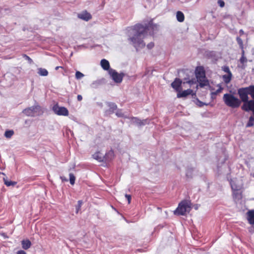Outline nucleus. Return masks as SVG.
I'll return each mask as SVG.
<instances>
[{
    "label": "nucleus",
    "mask_w": 254,
    "mask_h": 254,
    "mask_svg": "<svg viewBox=\"0 0 254 254\" xmlns=\"http://www.w3.org/2000/svg\"><path fill=\"white\" fill-rule=\"evenodd\" d=\"M82 204V200H78V204L77 206H76V212L77 213L78 211L80 210L81 206Z\"/></svg>",
    "instance_id": "c85d7f7f"
},
{
    "label": "nucleus",
    "mask_w": 254,
    "mask_h": 254,
    "mask_svg": "<svg viewBox=\"0 0 254 254\" xmlns=\"http://www.w3.org/2000/svg\"><path fill=\"white\" fill-rule=\"evenodd\" d=\"M232 77V73H227L226 74L223 75L222 76L223 81L226 84L229 83Z\"/></svg>",
    "instance_id": "f3484780"
},
{
    "label": "nucleus",
    "mask_w": 254,
    "mask_h": 254,
    "mask_svg": "<svg viewBox=\"0 0 254 254\" xmlns=\"http://www.w3.org/2000/svg\"><path fill=\"white\" fill-rule=\"evenodd\" d=\"M77 100L79 101H80L82 100V97L81 95H77Z\"/></svg>",
    "instance_id": "ea45409f"
},
{
    "label": "nucleus",
    "mask_w": 254,
    "mask_h": 254,
    "mask_svg": "<svg viewBox=\"0 0 254 254\" xmlns=\"http://www.w3.org/2000/svg\"><path fill=\"white\" fill-rule=\"evenodd\" d=\"M131 122L138 126H142L148 124V120H140L135 117H132L131 118Z\"/></svg>",
    "instance_id": "1a4fd4ad"
},
{
    "label": "nucleus",
    "mask_w": 254,
    "mask_h": 254,
    "mask_svg": "<svg viewBox=\"0 0 254 254\" xmlns=\"http://www.w3.org/2000/svg\"><path fill=\"white\" fill-rule=\"evenodd\" d=\"M75 177L73 174H69V181L71 185H73L75 183Z\"/></svg>",
    "instance_id": "bb28decb"
},
{
    "label": "nucleus",
    "mask_w": 254,
    "mask_h": 254,
    "mask_svg": "<svg viewBox=\"0 0 254 254\" xmlns=\"http://www.w3.org/2000/svg\"><path fill=\"white\" fill-rule=\"evenodd\" d=\"M109 73L112 79L117 83H121L124 76V73H119L113 69H109Z\"/></svg>",
    "instance_id": "0eeeda50"
},
{
    "label": "nucleus",
    "mask_w": 254,
    "mask_h": 254,
    "mask_svg": "<svg viewBox=\"0 0 254 254\" xmlns=\"http://www.w3.org/2000/svg\"><path fill=\"white\" fill-rule=\"evenodd\" d=\"M16 254H27L23 250H19L17 252Z\"/></svg>",
    "instance_id": "58836bf2"
},
{
    "label": "nucleus",
    "mask_w": 254,
    "mask_h": 254,
    "mask_svg": "<svg viewBox=\"0 0 254 254\" xmlns=\"http://www.w3.org/2000/svg\"><path fill=\"white\" fill-rule=\"evenodd\" d=\"M60 68H63L62 66H56V68H55V69L56 70H58Z\"/></svg>",
    "instance_id": "37998d69"
},
{
    "label": "nucleus",
    "mask_w": 254,
    "mask_h": 254,
    "mask_svg": "<svg viewBox=\"0 0 254 254\" xmlns=\"http://www.w3.org/2000/svg\"><path fill=\"white\" fill-rule=\"evenodd\" d=\"M100 64L102 67L105 70H108L109 71V69H111L110 68L109 62L105 59L102 60Z\"/></svg>",
    "instance_id": "4468645a"
},
{
    "label": "nucleus",
    "mask_w": 254,
    "mask_h": 254,
    "mask_svg": "<svg viewBox=\"0 0 254 254\" xmlns=\"http://www.w3.org/2000/svg\"><path fill=\"white\" fill-rule=\"evenodd\" d=\"M116 115L117 116H118V117H122V113L121 112H117L116 113Z\"/></svg>",
    "instance_id": "a19ab883"
},
{
    "label": "nucleus",
    "mask_w": 254,
    "mask_h": 254,
    "mask_svg": "<svg viewBox=\"0 0 254 254\" xmlns=\"http://www.w3.org/2000/svg\"><path fill=\"white\" fill-rule=\"evenodd\" d=\"M223 90V88L221 87H219V88L215 92H213L214 93H216V95H217L218 93L221 92L222 90Z\"/></svg>",
    "instance_id": "c9c22d12"
},
{
    "label": "nucleus",
    "mask_w": 254,
    "mask_h": 254,
    "mask_svg": "<svg viewBox=\"0 0 254 254\" xmlns=\"http://www.w3.org/2000/svg\"><path fill=\"white\" fill-rule=\"evenodd\" d=\"M61 179L63 181H67L66 179H65L64 177H61Z\"/></svg>",
    "instance_id": "c03bdc74"
},
{
    "label": "nucleus",
    "mask_w": 254,
    "mask_h": 254,
    "mask_svg": "<svg viewBox=\"0 0 254 254\" xmlns=\"http://www.w3.org/2000/svg\"><path fill=\"white\" fill-rule=\"evenodd\" d=\"M41 107L37 105L23 110V113L27 116L35 117L41 114Z\"/></svg>",
    "instance_id": "423d86ee"
},
{
    "label": "nucleus",
    "mask_w": 254,
    "mask_h": 254,
    "mask_svg": "<svg viewBox=\"0 0 254 254\" xmlns=\"http://www.w3.org/2000/svg\"><path fill=\"white\" fill-rule=\"evenodd\" d=\"M114 157V153L113 150L109 151L105 155H103V159L105 161L111 160Z\"/></svg>",
    "instance_id": "f8f14e48"
},
{
    "label": "nucleus",
    "mask_w": 254,
    "mask_h": 254,
    "mask_svg": "<svg viewBox=\"0 0 254 254\" xmlns=\"http://www.w3.org/2000/svg\"><path fill=\"white\" fill-rule=\"evenodd\" d=\"M93 158L99 162L104 161L103 155L100 152L95 153L93 155Z\"/></svg>",
    "instance_id": "6ab92c4d"
},
{
    "label": "nucleus",
    "mask_w": 254,
    "mask_h": 254,
    "mask_svg": "<svg viewBox=\"0 0 254 254\" xmlns=\"http://www.w3.org/2000/svg\"><path fill=\"white\" fill-rule=\"evenodd\" d=\"M84 76V74L80 71H76L75 73V77L77 79H81Z\"/></svg>",
    "instance_id": "cd10ccee"
},
{
    "label": "nucleus",
    "mask_w": 254,
    "mask_h": 254,
    "mask_svg": "<svg viewBox=\"0 0 254 254\" xmlns=\"http://www.w3.org/2000/svg\"><path fill=\"white\" fill-rule=\"evenodd\" d=\"M192 170L191 169H189L187 171L186 176L188 178H191L192 177Z\"/></svg>",
    "instance_id": "2f4dec72"
},
{
    "label": "nucleus",
    "mask_w": 254,
    "mask_h": 254,
    "mask_svg": "<svg viewBox=\"0 0 254 254\" xmlns=\"http://www.w3.org/2000/svg\"><path fill=\"white\" fill-rule=\"evenodd\" d=\"M240 62L241 64H242V68H245L246 67V64L247 62V59L245 56H242L241 58L240 59Z\"/></svg>",
    "instance_id": "5701e85b"
},
{
    "label": "nucleus",
    "mask_w": 254,
    "mask_h": 254,
    "mask_svg": "<svg viewBox=\"0 0 254 254\" xmlns=\"http://www.w3.org/2000/svg\"><path fill=\"white\" fill-rule=\"evenodd\" d=\"M237 41L238 44L240 45L241 49L243 48V42L242 40L240 37L237 38Z\"/></svg>",
    "instance_id": "c756f323"
},
{
    "label": "nucleus",
    "mask_w": 254,
    "mask_h": 254,
    "mask_svg": "<svg viewBox=\"0 0 254 254\" xmlns=\"http://www.w3.org/2000/svg\"><path fill=\"white\" fill-rule=\"evenodd\" d=\"M190 209V202L187 200H184L179 204L178 207L174 211V214L176 215H184L186 212H189Z\"/></svg>",
    "instance_id": "39448f33"
},
{
    "label": "nucleus",
    "mask_w": 254,
    "mask_h": 254,
    "mask_svg": "<svg viewBox=\"0 0 254 254\" xmlns=\"http://www.w3.org/2000/svg\"><path fill=\"white\" fill-rule=\"evenodd\" d=\"M223 101L228 107L232 108H237L239 107L241 103V101L237 97L233 94L230 93L225 94L223 97Z\"/></svg>",
    "instance_id": "7ed1b4c3"
},
{
    "label": "nucleus",
    "mask_w": 254,
    "mask_h": 254,
    "mask_svg": "<svg viewBox=\"0 0 254 254\" xmlns=\"http://www.w3.org/2000/svg\"><path fill=\"white\" fill-rule=\"evenodd\" d=\"M22 248L24 250H27L31 246V242L28 240H23L21 241Z\"/></svg>",
    "instance_id": "2eb2a0df"
},
{
    "label": "nucleus",
    "mask_w": 254,
    "mask_h": 254,
    "mask_svg": "<svg viewBox=\"0 0 254 254\" xmlns=\"http://www.w3.org/2000/svg\"><path fill=\"white\" fill-rule=\"evenodd\" d=\"M147 47L149 49H151L154 47V43L150 42L147 45Z\"/></svg>",
    "instance_id": "e433bc0d"
},
{
    "label": "nucleus",
    "mask_w": 254,
    "mask_h": 254,
    "mask_svg": "<svg viewBox=\"0 0 254 254\" xmlns=\"http://www.w3.org/2000/svg\"><path fill=\"white\" fill-rule=\"evenodd\" d=\"M23 57L28 61L29 63L32 64L33 63L32 60L29 56L24 54L23 55Z\"/></svg>",
    "instance_id": "473e14b6"
},
{
    "label": "nucleus",
    "mask_w": 254,
    "mask_h": 254,
    "mask_svg": "<svg viewBox=\"0 0 254 254\" xmlns=\"http://www.w3.org/2000/svg\"><path fill=\"white\" fill-rule=\"evenodd\" d=\"M125 197L127 198V201H128V203L129 204L130 203V201H131V195H129V194H126L125 195Z\"/></svg>",
    "instance_id": "72a5a7b5"
},
{
    "label": "nucleus",
    "mask_w": 254,
    "mask_h": 254,
    "mask_svg": "<svg viewBox=\"0 0 254 254\" xmlns=\"http://www.w3.org/2000/svg\"><path fill=\"white\" fill-rule=\"evenodd\" d=\"M216 95H217L216 94V93H214L213 92H212L211 93V99H213V100L215 99Z\"/></svg>",
    "instance_id": "4c0bfd02"
},
{
    "label": "nucleus",
    "mask_w": 254,
    "mask_h": 254,
    "mask_svg": "<svg viewBox=\"0 0 254 254\" xmlns=\"http://www.w3.org/2000/svg\"><path fill=\"white\" fill-rule=\"evenodd\" d=\"M192 90L191 89H187L186 90H184L181 92L180 91H179L177 94V97L178 98H182V97H185L189 95H190L192 93Z\"/></svg>",
    "instance_id": "9b49d317"
},
{
    "label": "nucleus",
    "mask_w": 254,
    "mask_h": 254,
    "mask_svg": "<svg viewBox=\"0 0 254 254\" xmlns=\"http://www.w3.org/2000/svg\"><path fill=\"white\" fill-rule=\"evenodd\" d=\"M176 18L179 22H183L185 19V16L184 13L182 11H178L176 13Z\"/></svg>",
    "instance_id": "a211bd4d"
},
{
    "label": "nucleus",
    "mask_w": 254,
    "mask_h": 254,
    "mask_svg": "<svg viewBox=\"0 0 254 254\" xmlns=\"http://www.w3.org/2000/svg\"><path fill=\"white\" fill-rule=\"evenodd\" d=\"M218 3L219 4L220 7H223L224 6L225 3L223 1H222L221 0H219L218 1Z\"/></svg>",
    "instance_id": "f704fd0d"
},
{
    "label": "nucleus",
    "mask_w": 254,
    "mask_h": 254,
    "mask_svg": "<svg viewBox=\"0 0 254 254\" xmlns=\"http://www.w3.org/2000/svg\"><path fill=\"white\" fill-rule=\"evenodd\" d=\"M248 220L251 224H254V210L248 211Z\"/></svg>",
    "instance_id": "dca6fc26"
},
{
    "label": "nucleus",
    "mask_w": 254,
    "mask_h": 254,
    "mask_svg": "<svg viewBox=\"0 0 254 254\" xmlns=\"http://www.w3.org/2000/svg\"><path fill=\"white\" fill-rule=\"evenodd\" d=\"M3 181H4V184L7 186V187H9V186H14L16 184V182H13V181H8L6 178H3Z\"/></svg>",
    "instance_id": "412c9836"
},
{
    "label": "nucleus",
    "mask_w": 254,
    "mask_h": 254,
    "mask_svg": "<svg viewBox=\"0 0 254 254\" xmlns=\"http://www.w3.org/2000/svg\"><path fill=\"white\" fill-rule=\"evenodd\" d=\"M13 134L14 131L13 130H6L4 135L7 138H10Z\"/></svg>",
    "instance_id": "4be33fe9"
},
{
    "label": "nucleus",
    "mask_w": 254,
    "mask_h": 254,
    "mask_svg": "<svg viewBox=\"0 0 254 254\" xmlns=\"http://www.w3.org/2000/svg\"><path fill=\"white\" fill-rule=\"evenodd\" d=\"M195 76L200 87H202L209 84L208 80L206 78L205 72L203 68L197 67L195 69Z\"/></svg>",
    "instance_id": "20e7f679"
},
{
    "label": "nucleus",
    "mask_w": 254,
    "mask_h": 254,
    "mask_svg": "<svg viewBox=\"0 0 254 254\" xmlns=\"http://www.w3.org/2000/svg\"><path fill=\"white\" fill-rule=\"evenodd\" d=\"M242 56H245V51H244L243 48L242 49Z\"/></svg>",
    "instance_id": "79ce46f5"
},
{
    "label": "nucleus",
    "mask_w": 254,
    "mask_h": 254,
    "mask_svg": "<svg viewBox=\"0 0 254 254\" xmlns=\"http://www.w3.org/2000/svg\"><path fill=\"white\" fill-rule=\"evenodd\" d=\"M182 81L180 79L176 78L171 84L172 87L177 92L180 91Z\"/></svg>",
    "instance_id": "9d476101"
},
{
    "label": "nucleus",
    "mask_w": 254,
    "mask_h": 254,
    "mask_svg": "<svg viewBox=\"0 0 254 254\" xmlns=\"http://www.w3.org/2000/svg\"><path fill=\"white\" fill-rule=\"evenodd\" d=\"M222 69L226 73H231L229 67L228 66H224L222 67Z\"/></svg>",
    "instance_id": "7c9ffc66"
},
{
    "label": "nucleus",
    "mask_w": 254,
    "mask_h": 254,
    "mask_svg": "<svg viewBox=\"0 0 254 254\" xmlns=\"http://www.w3.org/2000/svg\"><path fill=\"white\" fill-rule=\"evenodd\" d=\"M38 74L41 76H47L48 74V71L47 69L42 68H38Z\"/></svg>",
    "instance_id": "aec40b11"
},
{
    "label": "nucleus",
    "mask_w": 254,
    "mask_h": 254,
    "mask_svg": "<svg viewBox=\"0 0 254 254\" xmlns=\"http://www.w3.org/2000/svg\"><path fill=\"white\" fill-rule=\"evenodd\" d=\"M250 95L251 96L253 100H251V101H254V86H251L249 87ZM254 113V111H253Z\"/></svg>",
    "instance_id": "a878e982"
},
{
    "label": "nucleus",
    "mask_w": 254,
    "mask_h": 254,
    "mask_svg": "<svg viewBox=\"0 0 254 254\" xmlns=\"http://www.w3.org/2000/svg\"><path fill=\"white\" fill-rule=\"evenodd\" d=\"M158 25L154 24L152 22L148 23L147 26H143L141 24H136L129 30V38L131 44L136 48V50L144 47L145 44L142 41L146 35V34L149 31L150 35L153 32L151 30H157Z\"/></svg>",
    "instance_id": "f257e3e1"
},
{
    "label": "nucleus",
    "mask_w": 254,
    "mask_h": 254,
    "mask_svg": "<svg viewBox=\"0 0 254 254\" xmlns=\"http://www.w3.org/2000/svg\"><path fill=\"white\" fill-rule=\"evenodd\" d=\"M240 33L241 34H243L244 33V31L243 30H240Z\"/></svg>",
    "instance_id": "a18cd8bd"
},
{
    "label": "nucleus",
    "mask_w": 254,
    "mask_h": 254,
    "mask_svg": "<svg viewBox=\"0 0 254 254\" xmlns=\"http://www.w3.org/2000/svg\"><path fill=\"white\" fill-rule=\"evenodd\" d=\"M238 92L241 100L244 102L242 106V110L247 112L254 111V101L249 100V88H240L238 90Z\"/></svg>",
    "instance_id": "f03ea898"
},
{
    "label": "nucleus",
    "mask_w": 254,
    "mask_h": 254,
    "mask_svg": "<svg viewBox=\"0 0 254 254\" xmlns=\"http://www.w3.org/2000/svg\"><path fill=\"white\" fill-rule=\"evenodd\" d=\"M53 110L56 114L59 116H67L68 115V111L66 108L60 107L57 104L53 106Z\"/></svg>",
    "instance_id": "6e6552de"
},
{
    "label": "nucleus",
    "mask_w": 254,
    "mask_h": 254,
    "mask_svg": "<svg viewBox=\"0 0 254 254\" xmlns=\"http://www.w3.org/2000/svg\"><path fill=\"white\" fill-rule=\"evenodd\" d=\"M254 125V118L252 116L250 117L249 121L246 125L247 127H251Z\"/></svg>",
    "instance_id": "393cba45"
},
{
    "label": "nucleus",
    "mask_w": 254,
    "mask_h": 254,
    "mask_svg": "<svg viewBox=\"0 0 254 254\" xmlns=\"http://www.w3.org/2000/svg\"><path fill=\"white\" fill-rule=\"evenodd\" d=\"M108 105L110 107V111L111 112H113L117 108V105L113 103H108Z\"/></svg>",
    "instance_id": "b1692460"
},
{
    "label": "nucleus",
    "mask_w": 254,
    "mask_h": 254,
    "mask_svg": "<svg viewBox=\"0 0 254 254\" xmlns=\"http://www.w3.org/2000/svg\"><path fill=\"white\" fill-rule=\"evenodd\" d=\"M78 17L85 21H88L91 18V15L86 11L83 12L78 14Z\"/></svg>",
    "instance_id": "ddd939ff"
}]
</instances>
